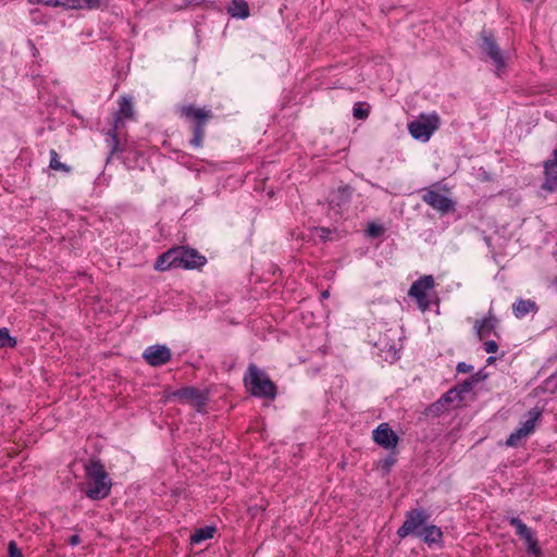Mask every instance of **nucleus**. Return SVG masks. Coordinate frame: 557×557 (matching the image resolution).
I'll use <instances>...</instances> for the list:
<instances>
[{
  "instance_id": "obj_1",
  "label": "nucleus",
  "mask_w": 557,
  "mask_h": 557,
  "mask_svg": "<svg viewBox=\"0 0 557 557\" xmlns=\"http://www.w3.org/2000/svg\"><path fill=\"white\" fill-rule=\"evenodd\" d=\"M86 495L91 499H103L111 491V481L103 465L99 460H90L85 465Z\"/></svg>"
},
{
  "instance_id": "obj_2",
  "label": "nucleus",
  "mask_w": 557,
  "mask_h": 557,
  "mask_svg": "<svg viewBox=\"0 0 557 557\" xmlns=\"http://www.w3.org/2000/svg\"><path fill=\"white\" fill-rule=\"evenodd\" d=\"M244 384L255 397L274 399L277 393L275 383L253 363L248 367L244 376Z\"/></svg>"
},
{
  "instance_id": "obj_3",
  "label": "nucleus",
  "mask_w": 557,
  "mask_h": 557,
  "mask_svg": "<svg viewBox=\"0 0 557 557\" xmlns=\"http://www.w3.org/2000/svg\"><path fill=\"white\" fill-rule=\"evenodd\" d=\"M440 127V117L436 114H421L408 125V129L414 139L428 141L431 135Z\"/></svg>"
},
{
  "instance_id": "obj_4",
  "label": "nucleus",
  "mask_w": 557,
  "mask_h": 557,
  "mask_svg": "<svg viewBox=\"0 0 557 557\" xmlns=\"http://www.w3.org/2000/svg\"><path fill=\"white\" fill-rule=\"evenodd\" d=\"M429 515L423 509H411L406 513L403 525L398 529L397 535L401 539L413 534L419 536L424 528Z\"/></svg>"
},
{
  "instance_id": "obj_5",
  "label": "nucleus",
  "mask_w": 557,
  "mask_h": 557,
  "mask_svg": "<svg viewBox=\"0 0 557 557\" xmlns=\"http://www.w3.org/2000/svg\"><path fill=\"white\" fill-rule=\"evenodd\" d=\"M480 49L494 63L497 71L506 67V60L494 35L491 32L482 30L480 34Z\"/></svg>"
},
{
  "instance_id": "obj_6",
  "label": "nucleus",
  "mask_w": 557,
  "mask_h": 557,
  "mask_svg": "<svg viewBox=\"0 0 557 557\" xmlns=\"http://www.w3.org/2000/svg\"><path fill=\"white\" fill-rule=\"evenodd\" d=\"M434 287V278L432 275H424L413 282L408 295L414 298L418 302V307L421 311H426L430 308V300L426 296V292Z\"/></svg>"
},
{
  "instance_id": "obj_7",
  "label": "nucleus",
  "mask_w": 557,
  "mask_h": 557,
  "mask_svg": "<svg viewBox=\"0 0 557 557\" xmlns=\"http://www.w3.org/2000/svg\"><path fill=\"white\" fill-rule=\"evenodd\" d=\"M176 267L183 269H199L206 263V257L201 256L196 249L184 246L174 248Z\"/></svg>"
},
{
  "instance_id": "obj_8",
  "label": "nucleus",
  "mask_w": 557,
  "mask_h": 557,
  "mask_svg": "<svg viewBox=\"0 0 557 557\" xmlns=\"http://www.w3.org/2000/svg\"><path fill=\"white\" fill-rule=\"evenodd\" d=\"M528 414L529 419L522 424V426L516 430V432L511 433L507 438L506 444L508 446H518L522 438H525L534 431L535 422L541 418L542 410L539 408H533L529 411Z\"/></svg>"
},
{
  "instance_id": "obj_9",
  "label": "nucleus",
  "mask_w": 557,
  "mask_h": 557,
  "mask_svg": "<svg viewBox=\"0 0 557 557\" xmlns=\"http://www.w3.org/2000/svg\"><path fill=\"white\" fill-rule=\"evenodd\" d=\"M422 198L425 203L443 214L455 210V205L451 199L433 189H425Z\"/></svg>"
},
{
  "instance_id": "obj_10",
  "label": "nucleus",
  "mask_w": 557,
  "mask_h": 557,
  "mask_svg": "<svg viewBox=\"0 0 557 557\" xmlns=\"http://www.w3.org/2000/svg\"><path fill=\"white\" fill-rule=\"evenodd\" d=\"M352 194V188L349 185L341 186L333 190L329 196V205L336 214H341L347 208Z\"/></svg>"
},
{
  "instance_id": "obj_11",
  "label": "nucleus",
  "mask_w": 557,
  "mask_h": 557,
  "mask_svg": "<svg viewBox=\"0 0 557 557\" xmlns=\"http://www.w3.org/2000/svg\"><path fill=\"white\" fill-rule=\"evenodd\" d=\"M374 442L385 449L395 448L398 444L397 434L387 423H381L373 432Z\"/></svg>"
},
{
  "instance_id": "obj_12",
  "label": "nucleus",
  "mask_w": 557,
  "mask_h": 557,
  "mask_svg": "<svg viewBox=\"0 0 557 557\" xmlns=\"http://www.w3.org/2000/svg\"><path fill=\"white\" fill-rule=\"evenodd\" d=\"M143 357L150 366L158 367L171 359V350L166 346L154 345L148 347Z\"/></svg>"
},
{
  "instance_id": "obj_13",
  "label": "nucleus",
  "mask_w": 557,
  "mask_h": 557,
  "mask_svg": "<svg viewBox=\"0 0 557 557\" xmlns=\"http://www.w3.org/2000/svg\"><path fill=\"white\" fill-rule=\"evenodd\" d=\"M173 396L200 410L207 403V396L196 387H184L176 391Z\"/></svg>"
},
{
  "instance_id": "obj_14",
  "label": "nucleus",
  "mask_w": 557,
  "mask_h": 557,
  "mask_svg": "<svg viewBox=\"0 0 557 557\" xmlns=\"http://www.w3.org/2000/svg\"><path fill=\"white\" fill-rule=\"evenodd\" d=\"M509 522L517 529V533L525 541L528 552L540 556L541 549L539 548L537 542L533 537L531 530L519 518H511Z\"/></svg>"
},
{
  "instance_id": "obj_15",
  "label": "nucleus",
  "mask_w": 557,
  "mask_h": 557,
  "mask_svg": "<svg viewBox=\"0 0 557 557\" xmlns=\"http://www.w3.org/2000/svg\"><path fill=\"white\" fill-rule=\"evenodd\" d=\"M120 108L115 113L113 125L115 128L124 127L125 120H132L134 116L133 104L131 98L122 97L120 102Z\"/></svg>"
},
{
  "instance_id": "obj_16",
  "label": "nucleus",
  "mask_w": 557,
  "mask_h": 557,
  "mask_svg": "<svg viewBox=\"0 0 557 557\" xmlns=\"http://www.w3.org/2000/svg\"><path fill=\"white\" fill-rule=\"evenodd\" d=\"M497 322H498V320L492 313V311H490L488 314L484 319L476 320L475 324H474V329L476 331L478 337L480 339L487 337L491 333H493L495 331Z\"/></svg>"
},
{
  "instance_id": "obj_17",
  "label": "nucleus",
  "mask_w": 557,
  "mask_h": 557,
  "mask_svg": "<svg viewBox=\"0 0 557 557\" xmlns=\"http://www.w3.org/2000/svg\"><path fill=\"white\" fill-rule=\"evenodd\" d=\"M545 182L542 185V189L547 191H554L557 186V163L549 160L544 163Z\"/></svg>"
},
{
  "instance_id": "obj_18",
  "label": "nucleus",
  "mask_w": 557,
  "mask_h": 557,
  "mask_svg": "<svg viewBox=\"0 0 557 557\" xmlns=\"http://www.w3.org/2000/svg\"><path fill=\"white\" fill-rule=\"evenodd\" d=\"M174 248L169 249L166 252L162 253L158 257L154 269L158 271H165L170 268H177L176 267V258L175 257Z\"/></svg>"
},
{
  "instance_id": "obj_19",
  "label": "nucleus",
  "mask_w": 557,
  "mask_h": 557,
  "mask_svg": "<svg viewBox=\"0 0 557 557\" xmlns=\"http://www.w3.org/2000/svg\"><path fill=\"white\" fill-rule=\"evenodd\" d=\"M231 16L237 18H246L249 16V5L245 0H233L227 7Z\"/></svg>"
},
{
  "instance_id": "obj_20",
  "label": "nucleus",
  "mask_w": 557,
  "mask_h": 557,
  "mask_svg": "<svg viewBox=\"0 0 557 557\" xmlns=\"http://www.w3.org/2000/svg\"><path fill=\"white\" fill-rule=\"evenodd\" d=\"M419 537H422L426 544H435L441 542L443 537V532L438 527L434 524H425Z\"/></svg>"
},
{
  "instance_id": "obj_21",
  "label": "nucleus",
  "mask_w": 557,
  "mask_h": 557,
  "mask_svg": "<svg viewBox=\"0 0 557 557\" xmlns=\"http://www.w3.org/2000/svg\"><path fill=\"white\" fill-rule=\"evenodd\" d=\"M512 310L517 318H522L529 312L536 311L537 307L533 300L519 299L516 304H513Z\"/></svg>"
},
{
  "instance_id": "obj_22",
  "label": "nucleus",
  "mask_w": 557,
  "mask_h": 557,
  "mask_svg": "<svg viewBox=\"0 0 557 557\" xmlns=\"http://www.w3.org/2000/svg\"><path fill=\"white\" fill-rule=\"evenodd\" d=\"M182 113L187 117L195 119L196 122H206L210 117L209 112L205 111L203 109L194 108L191 106L183 107Z\"/></svg>"
},
{
  "instance_id": "obj_23",
  "label": "nucleus",
  "mask_w": 557,
  "mask_h": 557,
  "mask_svg": "<svg viewBox=\"0 0 557 557\" xmlns=\"http://www.w3.org/2000/svg\"><path fill=\"white\" fill-rule=\"evenodd\" d=\"M215 532V528L213 527H205L195 531L191 535L190 540L193 543H200L205 540L211 539L213 533Z\"/></svg>"
},
{
  "instance_id": "obj_24",
  "label": "nucleus",
  "mask_w": 557,
  "mask_h": 557,
  "mask_svg": "<svg viewBox=\"0 0 557 557\" xmlns=\"http://www.w3.org/2000/svg\"><path fill=\"white\" fill-rule=\"evenodd\" d=\"M120 128H115L114 125H112V128L109 129L108 136H109V145H110V154H114L119 151H123V148L121 147L120 140L117 138V131Z\"/></svg>"
},
{
  "instance_id": "obj_25",
  "label": "nucleus",
  "mask_w": 557,
  "mask_h": 557,
  "mask_svg": "<svg viewBox=\"0 0 557 557\" xmlns=\"http://www.w3.org/2000/svg\"><path fill=\"white\" fill-rule=\"evenodd\" d=\"M49 168L51 170H54V171H61V172H65V173H69L71 171V168L69 165H66L65 163H62L60 160H59V154L57 153L55 150H51L50 151V163H49Z\"/></svg>"
},
{
  "instance_id": "obj_26",
  "label": "nucleus",
  "mask_w": 557,
  "mask_h": 557,
  "mask_svg": "<svg viewBox=\"0 0 557 557\" xmlns=\"http://www.w3.org/2000/svg\"><path fill=\"white\" fill-rule=\"evenodd\" d=\"M205 123L206 122H201V121L196 122V125L194 127V137L190 143L196 147H200L202 144V138L205 135V129H203Z\"/></svg>"
},
{
  "instance_id": "obj_27",
  "label": "nucleus",
  "mask_w": 557,
  "mask_h": 557,
  "mask_svg": "<svg viewBox=\"0 0 557 557\" xmlns=\"http://www.w3.org/2000/svg\"><path fill=\"white\" fill-rule=\"evenodd\" d=\"M444 406H448L453 404L455 400H462V397H460V392H458L457 387L450 388L447 393L444 394V396L441 398Z\"/></svg>"
},
{
  "instance_id": "obj_28",
  "label": "nucleus",
  "mask_w": 557,
  "mask_h": 557,
  "mask_svg": "<svg viewBox=\"0 0 557 557\" xmlns=\"http://www.w3.org/2000/svg\"><path fill=\"white\" fill-rule=\"evenodd\" d=\"M15 345L16 339L10 336L8 329H0V348L14 347Z\"/></svg>"
},
{
  "instance_id": "obj_29",
  "label": "nucleus",
  "mask_w": 557,
  "mask_h": 557,
  "mask_svg": "<svg viewBox=\"0 0 557 557\" xmlns=\"http://www.w3.org/2000/svg\"><path fill=\"white\" fill-rule=\"evenodd\" d=\"M77 10H94L101 8L104 4V0H77Z\"/></svg>"
},
{
  "instance_id": "obj_30",
  "label": "nucleus",
  "mask_w": 557,
  "mask_h": 557,
  "mask_svg": "<svg viewBox=\"0 0 557 557\" xmlns=\"http://www.w3.org/2000/svg\"><path fill=\"white\" fill-rule=\"evenodd\" d=\"M479 382L478 375H473L471 379L466 380L462 384H460L457 388L460 392V396L465 393H468L472 389L474 383Z\"/></svg>"
},
{
  "instance_id": "obj_31",
  "label": "nucleus",
  "mask_w": 557,
  "mask_h": 557,
  "mask_svg": "<svg viewBox=\"0 0 557 557\" xmlns=\"http://www.w3.org/2000/svg\"><path fill=\"white\" fill-rule=\"evenodd\" d=\"M77 0H53V7H62L66 10H77Z\"/></svg>"
},
{
  "instance_id": "obj_32",
  "label": "nucleus",
  "mask_w": 557,
  "mask_h": 557,
  "mask_svg": "<svg viewBox=\"0 0 557 557\" xmlns=\"http://www.w3.org/2000/svg\"><path fill=\"white\" fill-rule=\"evenodd\" d=\"M354 116L358 120H364L369 116V109L363 103H357L354 108Z\"/></svg>"
},
{
  "instance_id": "obj_33",
  "label": "nucleus",
  "mask_w": 557,
  "mask_h": 557,
  "mask_svg": "<svg viewBox=\"0 0 557 557\" xmlns=\"http://www.w3.org/2000/svg\"><path fill=\"white\" fill-rule=\"evenodd\" d=\"M383 232H384L383 226L375 224V223H370L367 228V234L370 237H379L383 234Z\"/></svg>"
},
{
  "instance_id": "obj_34",
  "label": "nucleus",
  "mask_w": 557,
  "mask_h": 557,
  "mask_svg": "<svg viewBox=\"0 0 557 557\" xmlns=\"http://www.w3.org/2000/svg\"><path fill=\"white\" fill-rule=\"evenodd\" d=\"M395 462H396V457L392 454L381 461V469L385 473H388L391 471L392 467L395 465Z\"/></svg>"
},
{
  "instance_id": "obj_35",
  "label": "nucleus",
  "mask_w": 557,
  "mask_h": 557,
  "mask_svg": "<svg viewBox=\"0 0 557 557\" xmlns=\"http://www.w3.org/2000/svg\"><path fill=\"white\" fill-rule=\"evenodd\" d=\"M497 349H498V345L495 341H487L484 343V350L487 354H494L497 351Z\"/></svg>"
},
{
  "instance_id": "obj_36",
  "label": "nucleus",
  "mask_w": 557,
  "mask_h": 557,
  "mask_svg": "<svg viewBox=\"0 0 557 557\" xmlns=\"http://www.w3.org/2000/svg\"><path fill=\"white\" fill-rule=\"evenodd\" d=\"M9 556L10 557H22L21 550L17 548L16 544L14 542L9 543Z\"/></svg>"
},
{
  "instance_id": "obj_37",
  "label": "nucleus",
  "mask_w": 557,
  "mask_h": 557,
  "mask_svg": "<svg viewBox=\"0 0 557 557\" xmlns=\"http://www.w3.org/2000/svg\"><path fill=\"white\" fill-rule=\"evenodd\" d=\"M446 408L447 407H445L444 404L442 403V400L440 399L429 407V411L437 413L441 410L446 409Z\"/></svg>"
},
{
  "instance_id": "obj_38",
  "label": "nucleus",
  "mask_w": 557,
  "mask_h": 557,
  "mask_svg": "<svg viewBox=\"0 0 557 557\" xmlns=\"http://www.w3.org/2000/svg\"><path fill=\"white\" fill-rule=\"evenodd\" d=\"M472 369H473V367H472V366L467 364V363H465V362H459V363L457 364V371H458V372H460V373H469V372H471V371H472Z\"/></svg>"
},
{
  "instance_id": "obj_39",
  "label": "nucleus",
  "mask_w": 557,
  "mask_h": 557,
  "mask_svg": "<svg viewBox=\"0 0 557 557\" xmlns=\"http://www.w3.org/2000/svg\"><path fill=\"white\" fill-rule=\"evenodd\" d=\"M30 4H44L53 7V0H27Z\"/></svg>"
},
{
  "instance_id": "obj_40",
  "label": "nucleus",
  "mask_w": 557,
  "mask_h": 557,
  "mask_svg": "<svg viewBox=\"0 0 557 557\" xmlns=\"http://www.w3.org/2000/svg\"><path fill=\"white\" fill-rule=\"evenodd\" d=\"M79 543H81V537H79V535H77V534H74V535H72V536L69 539V544H70V545H72V546H75V545H77V544H79Z\"/></svg>"
},
{
  "instance_id": "obj_41",
  "label": "nucleus",
  "mask_w": 557,
  "mask_h": 557,
  "mask_svg": "<svg viewBox=\"0 0 557 557\" xmlns=\"http://www.w3.org/2000/svg\"><path fill=\"white\" fill-rule=\"evenodd\" d=\"M202 1H203V0H187V2H188L189 4H199V3H201Z\"/></svg>"
},
{
  "instance_id": "obj_42",
  "label": "nucleus",
  "mask_w": 557,
  "mask_h": 557,
  "mask_svg": "<svg viewBox=\"0 0 557 557\" xmlns=\"http://www.w3.org/2000/svg\"><path fill=\"white\" fill-rule=\"evenodd\" d=\"M553 154H554V159L550 161L557 163V147L555 148Z\"/></svg>"
},
{
  "instance_id": "obj_43",
  "label": "nucleus",
  "mask_w": 557,
  "mask_h": 557,
  "mask_svg": "<svg viewBox=\"0 0 557 557\" xmlns=\"http://www.w3.org/2000/svg\"><path fill=\"white\" fill-rule=\"evenodd\" d=\"M329 296H330V292H329V290H324V292L322 293V297H323V298H327Z\"/></svg>"
},
{
  "instance_id": "obj_44",
  "label": "nucleus",
  "mask_w": 557,
  "mask_h": 557,
  "mask_svg": "<svg viewBox=\"0 0 557 557\" xmlns=\"http://www.w3.org/2000/svg\"><path fill=\"white\" fill-rule=\"evenodd\" d=\"M494 361H495V357H490V358H487V363H492V362H494Z\"/></svg>"
},
{
  "instance_id": "obj_45",
  "label": "nucleus",
  "mask_w": 557,
  "mask_h": 557,
  "mask_svg": "<svg viewBox=\"0 0 557 557\" xmlns=\"http://www.w3.org/2000/svg\"><path fill=\"white\" fill-rule=\"evenodd\" d=\"M556 284H557V277H556Z\"/></svg>"
}]
</instances>
